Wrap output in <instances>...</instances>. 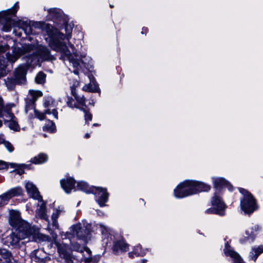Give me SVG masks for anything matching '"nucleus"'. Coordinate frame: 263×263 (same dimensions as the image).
<instances>
[{
    "label": "nucleus",
    "instance_id": "obj_43",
    "mask_svg": "<svg viewBox=\"0 0 263 263\" xmlns=\"http://www.w3.org/2000/svg\"><path fill=\"white\" fill-rule=\"evenodd\" d=\"M67 104L68 106H69L70 108H77L79 109H81V108L78 106L77 104H73L72 103V99L68 98V101L67 102Z\"/></svg>",
    "mask_w": 263,
    "mask_h": 263
},
{
    "label": "nucleus",
    "instance_id": "obj_9",
    "mask_svg": "<svg viewBox=\"0 0 263 263\" xmlns=\"http://www.w3.org/2000/svg\"><path fill=\"white\" fill-rule=\"evenodd\" d=\"M10 224L17 230L30 231L32 229L30 226L25 221L22 220L18 211L11 210L10 211Z\"/></svg>",
    "mask_w": 263,
    "mask_h": 263
},
{
    "label": "nucleus",
    "instance_id": "obj_10",
    "mask_svg": "<svg viewBox=\"0 0 263 263\" xmlns=\"http://www.w3.org/2000/svg\"><path fill=\"white\" fill-rule=\"evenodd\" d=\"M32 234V230H18L16 234L14 233L7 237L8 242L14 247H19L21 244L24 243L21 240L27 238Z\"/></svg>",
    "mask_w": 263,
    "mask_h": 263
},
{
    "label": "nucleus",
    "instance_id": "obj_4",
    "mask_svg": "<svg viewBox=\"0 0 263 263\" xmlns=\"http://www.w3.org/2000/svg\"><path fill=\"white\" fill-rule=\"evenodd\" d=\"M74 43L75 45L69 43L71 56L75 61L78 62V66H74L71 63L65 58L64 62L67 61L70 64H71L74 68L73 72L76 74H78L80 70L84 71L83 68L88 70H91L92 67V60L91 58L87 56L85 53H81L82 51L83 43L84 42L81 40L74 39Z\"/></svg>",
    "mask_w": 263,
    "mask_h": 263
},
{
    "label": "nucleus",
    "instance_id": "obj_2",
    "mask_svg": "<svg viewBox=\"0 0 263 263\" xmlns=\"http://www.w3.org/2000/svg\"><path fill=\"white\" fill-rule=\"evenodd\" d=\"M19 8L18 3L16 2L13 7L6 10L0 11V30L8 32L13 27V33L21 37L22 33H17L15 28H21L26 34L29 35L36 33V29H41L43 23L41 22H34L27 18L15 21L12 18L15 16Z\"/></svg>",
    "mask_w": 263,
    "mask_h": 263
},
{
    "label": "nucleus",
    "instance_id": "obj_23",
    "mask_svg": "<svg viewBox=\"0 0 263 263\" xmlns=\"http://www.w3.org/2000/svg\"><path fill=\"white\" fill-rule=\"evenodd\" d=\"M25 187L29 195L32 198L39 201L42 200V197L36 187L31 182H27L25 184Z\"/></svg>",
    "mask_w": 263,
    "mask_h": 263
},
{
    "label": "nucleus",
    "instance_id": "obj_45",
    "mask_svg": "<svg viewBox=\"0 0 263 263\" xmlns=\"http://www.w3.org/2000/svg\"><path fill=\"white\" fill-rule=\"evenodd\" d=\"M82 110H83L85 112V119L86 122H87L89 121H91L92 119V115L86 111L84 108H82Z\"/></svg>",
    "mask_w": 263,
    "mask_h": 263
},
{
    "label": "nucleus",
    "instance_id": "obj_20",
    "mask_svg": "<svg viewBox=\"0 0 263 263\" xmlns=\"http://www.w3.org/2000/svg\"><path fill=\"white\" fill-rule=\"evenodd\" d=\"M214 187L216 189L217 192L220 193V189L226 187L230 191H232L233 187L224 178L218 177H213L212 178Z\"/></svg>",
    "mask_w": 263,
    "mask_h": 263
},
{
    "label": "nucleus",
    "instance_id": "obj_13",
    "mask_svg": "<svg viewBox=\"0 0 263 263\" xmlns=\"http://www.w3.org/2000/svg\"><path fill=\"white\" fill-rule=\"evenodd\" d=\"M129 245L122 236L117 237L114 241L112 251L114 254L120 255L129 250Z\"/></svg>",
    "mask_w": 263,
    "mask_h": 263
},
{
    "label": "nucleus",
    "instance_id": "obj_39",
    "mask_svg": "<svg viewBox=\"0 0 263 263\" xmlns=\"http://www.w3.org/2000/svg\"><path fill=\"white\" fill-rule=\"evenodd\" d=\"M46 74L42 72H40L35 77V81L37 84H43L45 81Z\"/></svg>",
    "mask_w": 263,
    "mask_h": 263
},
{
    "label": "nucleus",
    "instance_id": "obj_49",
    "mask_svg": "<svg viewBox=\"0 0 263 263\" xmlns=\"http://www.w3.org/2000/svg\"><path fill=\"white\" fill-rule=\"evenodd\" d=\"M147 31V29L146 28H143L142 30L141 31V33L144 34L146 33Z\"/></svg>",
    "mask_w": 263,
    "mask_h": 263
},
{
    "label": "nucleus",
    "instance_id": "obj_1",
    "mask_svg": "<svg viewBox=\"0 0 263 263\" xmlns=\"http://www.w3.org/2000/svg\"><path fill=\"white\" fill-rule=\"evenodd\" d=\"M27 54V61L26 64L29 66H36L40 64L41 61L52 60L53 56L50 54L49 49L45 46L35 44H25L21 47H12V54H6L7 60L4 55H0V78L6 74L7 62L14 63L21 55Z\"/></svg>",
    "mask_w": 263,
    "mask_h": 263
},
{
    "label": "nucleus",
    "instance_id": "obj_35",
    "mask_svg": "<svg viewBox=\"0 0 263 263\" xmlns=\"http://www.w3.org/2000/svg\"><path fill=\"white\" fill-rule=\"evenodd\" d=\"M43 130L49 133H54L56 131V126L53 121L48 120L43 127Z\"/></svg>",
    "mask_w": 263,
    "mask_h": 263
},
{
    "label": "nucleus",
    "instance_id": "obj_32",
    "mask_svg": "<svg viewBox=\"0 0 263 263\" xmlns=\"http://www.w3.org/2000/svg\"><path fill=\"white\" fill-rule=\"evenodd\" d=\"M36 214L37 216L42 219L46 220H48V216L46 214L45 204L44 202H43L40 208L37 209Z\"/></svg>",
    "mask_w": 263,
    "mask_h": 263
},
{
    "label": "nucleus",
    "instance_id": "obj_52",
    "mask_svg": "<svg viewBox=\"0 0 263 263\" xmlns=\"http://www.w3.org/2000/svg\"><path fill=\"white\" fill-rule=\"evenodd\" d=\"M139 263H146V262L144 260H141Z\"/></svg>",
    "mask_w": 263,
    "mask_h": 263
},
{
    "label": "nucleus",
    "instance_id": "obj_26",
    "mask_svg": "<svg viewBox=\"0 0 263 263\" xmlns=\"http://www.w3.org/2000/svg\"><path fill=\"white\" fill-rule=\"evenodd\" d=\"M8 115L10 117V120L5 122V124L12 130L14 131H18L20 130V127L17 123L16 118L14 116L10 113L8 112Z\"/></svg>",
    "mask_w": 263,
    "mask_h": 263
},
{
    "label": "nucleus",
    "instance_id": "obj_40",
    "mask_svg": "<svg viewBox=\"0 0 263 263\" xmlns=\"http://www.w3.org/2000/svg\"><path fill=\"white\" fill-rule=\"evenodd\" d=\"M99 260H100L99 256H95L93 257L89 256L88 257H85L84 258V261L87 263H90V262L97 263Z\"/></svg>",
    "mask_w": 263,
    "mask_h": 263
},
{
    "label": "nucleus",
    "instance_id": "obj_19",
    "mask_svg": "<svg viewBox=\"0 0 263 263\" xmlns=\"http://www.w3.org/2000/svg\"><path fill=\"white\" fill-rule=\"evenodd\" d=\"M55 245L60 256L63 258L67 263H73V257L69 252L70 249L68 243L66 242L60 243L56 242Z\"/></svg>",
    "mask_w": 263,
    "mask_h": 263
},
{
    "label": "nucleus",
    "instance_id": "obj_18",
    "mask_svg": "<svg viewBox=\"0 0 263 263\" xmlns=\"http://www.w3.org/2000/svg\"><path fill=\"white\" fill-rule=\"evenodd\" d=\"M22 192L23 190L20 187H15L8 190L0 196V206L6 204L11 198L21 195Z\"/></svg>",
    "mask_w": 263,
    "mask_h": 263
},
{
    "label": "nucleus",
    "instance_id": "obj_6",
    "mask_svg": "<svg viewBox=\"0 0 263 263\" xmlns=\"http://www.w3.org/2000/svg\"><path fill=\"white\" fill-rule=\"evenodd\" d=\"M42 92L39 90H29V95L26 100V105L25 111L26 114L28 113L30 111V114L34 113L35 117L39 119L40 120L44 119V115L43 112H41L35 109L34 103L38 98L42 96Z\"/></svg>",
    "mask_w": 263,
    "mask_h": 263
},
{
    "label": "nucleus",
    "instance_id": "obj_17",
    "mask_svg": "<svg viewBox=\"0 0 263 263\" xmlns=\"http://www.w3.org/2000/svg\"><path fill=\"white\" fill-rule=\"evenodd\" d=\"M58 105V102L54 101L51 97H47L44 98V106L47 109L45 110L43 113L45 114L51 115L52 114L53 117L58 119V112L57 110L54 108Z\"/></svg>",
    "mask_w": 263,
    "mask_h": 263
},
{
    "label": "nucleus",
    "instance_id": "obj_29",
    "mask_svg": "<svg viewBox=\"0 0 263 263\" xmlns=\"http://www.w3.org/2000/svg\"><path fill=\"white\" fill-rule=\"evenodd\" d=\"M263 252V246H255L252 248L250 253V259L255 261L258 256Z\"/></svg>",
    "mask_w": 263,
    "mask_h": 263
},
{
    "label": "nucleus",
    "instance_id": "obj_30",
    "mask_svg": "<svg viewBox=\"0 0 263 263\" xmlns=\"http://www.w3.org/2000/svg\"><path fill=\"white\" fill-rule=\"evenodd\" d=\"M41 253L44 254L42 250H36L32 259L37 263H46L47 261L50 260V258L47 256L41 257Z\"/></svg>",
    "mask_w": 263,
    "mask_h": 263
},
{
    "label": "nucleus",
    "instance_id": "obj_16",
    "mask_svg": "<svg viewBox=\"0 0 263 263\" xmlns=\"http://www.w3.org/2000/svg\"><path fill=\"white\" fill-rule=\"evenodd\" d=\"M93 192L91 194H93L96 198V201L100 206L105 205V203L108 200V194L107 192L106 189L100 187H93Z\"/></svg>",
    "mask_w": 263,
    "mask_h": 263
},
{
    "label": "nucleus",
    "instance_id": "obj_37",
    "mask_svg": "<svg viewBox=\"0 0 263 263\" xmlns=\"http://www.w3.org/2000/svg\"><path fill=\"white\" fill-rule=\"evenodd\" d=\"M72 248L74 250L82 253L84 251H85L89 256H90L91 253V251L89 248L87 247H84L83 248H81L80 245L77 243L72 245Z\"/></svg>",
    "mask_w": 263,
    "mask_h": 263
},
{
    "label": "nucleus",
    "instance_id": "obj_12",
    "mask_svg": "<svg viewBox=\"0 0 263 263\" xmlns=\"http://www.w3.org/2000/svg\"><path fill=\"white\" fill-rule=\"evenodd\" d=\"M72 235L76 236L79 239H84L90 231H95L96 230L95 227L91 228V226L88 224L85 226L84 223L83 225L81 223L74 225L72 227Z\"/></svg>",
    "mask_w": 263,
    "mask_h": 263
},
{
    "label": "nucleus",
    "instance_id": "obj_33",
    "mask_svg": "<svg viewBox=\"0 0 263 263\" xmlns=\"http://www.w3.org/2000/svg\"><path fill=\"white\" fill-rule=\"evenodd\" d=\"M48 157L45 154H40L31 159V162L35 164H39L46 162Z\"/></svg>",
    "mask_w": 263,
    "mask_h": 263
},
{
    "label": "nucleus",
    "instance_id": "obj_28",
    "mask_svg": "<svg viewBox=\"0 0 263 263\" xmlns=\"http://www.w3.org/2000/svg\"><path fill=\"white\" fill-rule=\"evenodd\" d=\"M93 187L90 186L84 181H79L77 182L76 191H82L86 193H91L93 192Z\"/></svg>",
    "mask_w": 263,
    "mask_h": 263
},
{
    "label": "nucleus",
    "instance_id": "obj_38",
    "mask_svg": "<svg viewBox=\"0 0 263 263\" xmlns=\"http://www.w3.org/2000/svg\"><path fill=\"white\" fill-rule=\"evenodd\" d=\"M75 98V99L76 100L77 103H78V105H80L81 106V107L79 106L81 109H82V108H83V107L85 106V99L84 98V96H78L77 95V94H75V95H73Z\"/></svg>",
    "mask_w": 263,
    "mask_h": 263
},
{
    "label": "nucleus",
    "instance_id": "obj_27",
    "mask_svg": "<svg viewBox=\"0 0 263 263\" xmlns=\"http://www.w3.org/2000/svg\"><path fill=\"white\" fill-rule=\"evenodd\" d=\"M88 78L90 80V83L88 84L85 85L83 89L86 91L97 92L98 90V86L96 82L93 80L92 76L89 75Z\"/></svg>",
    "mask_w": 263,
    "mask_h": 263
},
{
    "label": "nucleus",
    "instance_id": "obj_55",
    "mask_svg": "<svg viewBox=\"0 0 263 263\" xmlns=\"http://www.w3.org/2000/svg\"><path fill=\"white\" fill-rule=\"evenodd\" d=\"M110 7H112L113 6H112V5H110Z\"/></svg>",
    "mask_w": 263,
    "mask_h": 263
},
{
    "label": "nucleus",
    "instance_id": "obj_48",
    "mask_svg": "<svg viewBox=\"0 0 263 263\" xmlns=\"http://www.w3.org/2000/svg\"><path fill=\"white\" fill-rule=\"evenodd\" d=\"M3 102L2 98L0 97V117L2 116V111L3 109Z\"/></svg>",
    "mask_w": 263,
    "mask_h": 263
},
{
    "label": "nucleus",
    "instance_id": "obj_46",
    "mask_svg": "<svg viewBox=\"0 0 263 263\" xmlns=\"http://www.w3.org/2000/svg\"><path fill=\"white\" fill-rule=\"evenodd\" d=\"M8 48L9 46L7 44H0V54L4 53Z\"/></svg>",
    "mask_w": 263,
    "mask_h": 263
},
{
    "label": "nucleus",
    "instance_id": "obj_54",
    "mask_svg": "<svg viewBox=\"0 0 263 263\" xmlns=\"http://www.w3.org/2000/svg\"><path fill=\"white\" fill-rule=\"evenodd\" d=\"M93 125H94V126H97V124H93Z\"/></svg>",
    "mask_w": 263,
    "mask_h": 263
},
{
    "label": "nucleus",
    "instance_id": "obj_7",
    "mask_svg": "<svg viewBox=\"0 0 263 263\" xmlns=\"http://www.w3.org/2000/svg\"><path fill=\"white\" fill-rule=\"evenodd\" d=\"M182 182L189 196L201 192H208L211 189V186L209 184L201 181L186 180Z\"/></svg>",
    "mask_w": 263,
    "mask_h": 263
},
{
    "label": "nucleus",
    "instance_id": "obj_34",
    "mask_svg": "<svg viewBox=\"0 0 263 263\" xmlns=\"http://www.w3.org/2000/svg\"><path fill=\"white\" fill-rule=\"evenodd\" d=\"M10 166L11 168H19L20 165L14 163H7L4 161L0 160V170H7Z\"/></svg>",
    "mask_w": 263,
    "mask_h": 263
},
{
    "label": "nucleus",
    "instance_id": "obj_51",
    "mask_svg": "<svg viewBox=\"0 0 263 263\" xmlns=\"http://www.w3.org/2000/svg\"><path fill=\"white\" fill-rule=\"evenodd\" d=\"M89 103L90 104H92V105H93V104H94V102H93V100H91V101H90V102H89Z\"/></svg>",
    "mask_w": 263,
    "mask_h": 263
},
{
    "label": "nucleus",
    "instance_id": "obj_44",
    "mask_svg": "<svg viewBox=\"0 0 263 263\" xmlns=\"http://www.w3.org/2000/svg\"><path fill=\"white\" fill-rule=\"evenodd\" d=\"M3 144L9 152H12L13 151V147L9 142L5 141Z\"/></svg>",
    "mask_w": 263,
    "mask_h": 263
},
{
    "label": "nucleus",
    "instance_id": "obj_11",
    "mask_svg": "<svg viewBox=\"0 0 263 263\" xmlns=\"http://www.w3.org/2000/svg\"><path fill=\"white\" fill-rule=\"evenodd\" d=\"M48 14L47 20H51L57 24H65L68 21L67 17L63 11L58 8H50L47 9Z\"/></svg>",
    "mask_w": 263,
    "mask_h": 263
},
{
    "label": "nucleus",
    "instance_id": "obj_3",
    "mask_svg": "<svg viewBox=\"0 0 263 263\" xmlns=\"http://www.w3.org/2000/svg\"><path fill=\"white\" fill-rule=\"evenodd\" d=\"M68 21L65 24H60L65 26V34L60 32L56 29H50L49 27V31L48 34V37H46V41L48 43L49 46L53 50L59 52L61 54V59L65 60L66 58L70 63H71L74 66H78V62L75 61L72 57L70 51L69 43L75 45L69 41L71 38V32L72 27L71 25L68 24Z\"/></svg>",
    "mask_w": 263,
    "mask_h": 263
},
{
    "label": "nucleus",
    "instance_id": "obj_50",
    "mask_svg": "<svg viewBox=\"0 0 263 263\" xmlns=\"http://www.w3.org/2000/svg\"><path fill=\"white\" fill-rule=\"evenodd\" d=\"M89 136H90V135H89V134H88V133H87V134H85V137L86 138H88L89 137Z\"/></svg>",
    "mask_w": 263,
    "mask_h": 263
},
{
    "label": "nucleus",
    "instance_id": "obj_31",
    "mask_svg": "<svg viewBox=\"0 0 263 263\" xmlns=\"http://www.w3.org/2000/svg\"><path fill=\"white\" fill-rule=\"evenodd\" d=\"M11 258V254L9 251L4 249L0 251V260L3 263H12Z\"/></svg>",
    "mask_w": 263,
    "mask_h": 263
},
{
    "label": "nucleus",
    "instance_id": "obj_42",
    "mask_svg": "<svg viewBox=\"0 0 263 263\" xmlns=\"http://www.w3.org/2000/svg\"><path fill=\"white\" fill-rule=\"evenodd\" d=\"M95 227L97 228H99L103 235L107 234L108 232V228L102 224H97Z\"/></svg>",
    "mask_w": 263,
    "mask_h": 263
},
{
    "label": "nucleus",
    "instance_id": "obj_8",
    "mask_svg": "<svg viewBox=\"0 0 263 263\" xmlns=\"http://www.w3.org/2000/svg\"><path fill=\"white\" fill-rule=\"evenodd\" d=\"M28 68L26 65H21L15 69L14 72L15 79L7 78L5 80V84L9 89L14 88L15 83L24 84L26 81V74Z\"/></svg>",
    "mask_w": 263,
    "mask_h": 263
},
{
    "label": "nucleus",
    "instance_id": "obj_25",
    "mask_svg": "<svg viewBox=\"0 0 263 263\" xmlns=\"http://www.w3.org/2000/svg\"><path fill=\"white\" fill-rule=\"evenodd\" d=\"M174 195L176 198H183L189 196L182 182L180 183L174 190Z\"/></svg>",
    "mask_w": 263,
    "mask_h": 263
},
{
    "label": "nucleus",
    "instance_id": "obj_24",
    "mask_svg": "<svg viewBox=\"0 0 263 263\" xmlns=\"http://www.w3.org/2000/svg\"><path fill=\"white\" fill-rule=\"evenodd\" d=\"M146 250L143 249L141 245L137 244L132 248V250L128 252V257L134 258L139 256H142L146 253Z\"/></svg>",
    "mask_w": 263,
    "mask_h": 263
},
{
    "label": "nucleus",
    "instance_id": "obj_21",
    "mask_svg": "<svg viewBox=\"0 0 263 263\" xmlns=\"http://www.w3.org/2000/svg\"><path fill=\"white\" fill-rule=\"evenodd\" d=\"M223 251L227 256H229L232 259L233 263H244L239 254L233 250L228 242L226 243Z\"/></svg>",
    "mask_w": 263,
    "mask_h": 263
},
{
    "label": "nucleus",
    "instance_id": "obj_36",
    "mask_svg": "<svg viewBox=\"0 0 263 263\" xmlns=\"http://www.w3.org/2000/svg\"><path fill=\"white\" fill-rule=\"evenodd\" d=\"M62 209H56L54 210V212L52 213L51 218L52 220L53 225L55 227L58 228V224L57 222V219L59 216V215L62 212Z\"/></svg>",
    "mask_w": 263,
    "mask_h": 263
},
{
    "label": "nucleus",
    "instance_id": "obj_41",
    "mask_svg": "<svg viewBox=\"0 0 263 263\" xmlns=\"http://www.w3.org/2000/svg\"><path fill=\"white\" fill-rule=\"evenodd\" d=\"M79 82L77 80H73L72 84L70 85V88L71 90V93L72 95H75L76 94V89L77 87H79Z\"/></svg>",
    "mask_w": 263,
    "mask_h": 263
},
{
    "label": "nucleus",
    "instance_id": "obj_5",
    "mask_svg": "<svg viewBox=\"0 0 263 263\" xmlns=\"http://www.w3.org/2000/svg\"><path fill=\"white\" fill-rule=\"evenodd\" d=\"M239 191L242 195L240 203L241 209L246 214L250 215L258 209L256 200L246 190L239 188Z\"/></svg>",
    "mask_w": 263,
    "mask_h": 263
},
{
    "label": "nucleus",
    "instance_id": "obj_53",
    "mask_svg": "<svg viewBox=\"0 0 263 263\" xmlns=\"http://www.w3.org/2000/svg\"><path fill=\"white\" fill-rule=\"evenodd\" d=\"M2 125V122L0 120V127H1Z\"/></svg>",
    "mask_w": 263,
    "mask_h": 263
},
{
    "label": "nucleus",
    "instance_id": "obj_47",
    "mask_svg": "<svg viewBox=\"0 0 263 263\" xmlns=\"http://www.w3.org/2000/svg\"><path fill=\"white\" fill-rule=\"evenodd\" d=\"M205 213L207 214H216V208L213 206L209 208L205 211Z\"/></svg>",
    "mask_w": 263,
    "mask_h": 263
},
{
    "label": "nucleus",
    "instance_id": "obj_22",
    "mask_svg": "<svg viewBox=\"0 0 263 263\" xmlns=\"http://www.w3.org/2000/svg\"><path fill=\"white\" fill-rule=\"evenodd\" d=\"M61 185L64 191L68 194L72 191H76V181L73 178L68 177L66 179H63L60 181Z\"/></svg>",
    "mask_w": 263,
    "mask_h": 263
},
{
    "label": "nucleus",
    "instance_id": "obj_15",
    "mask_svg": "<svg viewBox=\"0 0 263 263\" xmlns=\"http://www.w3.org/2000/svg\"><path fill=\"white\" fill-rule=\"evenodd\" d=\"M262 231L261 227L257 224H252L246 231L245 234L247 235L245 239H240V241L242 243L247 241H253L255 238Z\"/></svg>",
    "mask_w": 263,
    "mask_h": 263
},
{
    "label": "nucleus",
    "instance_id": "obj_14",
    "mask_svg": "<svg viewBox=\"0 0 263 263\" xmlns=\"http://www.w3.org/2000/svg\"><path fill=\"white\" fill-rule=\"evenodd\" d=\"M212 205L216 208V214L221 216L225 215L227 206L222 200L220 194L216 192L211 199Z\"/></svg>",
    "mask_w": 263,
    "mask_h": 263
}]
</instances>
